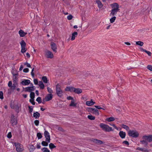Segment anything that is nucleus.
Listing matches in <instances>:
<instances>
[{
    "label": "nucleus",
    "instance_id": "1",
    "mask_svg": "<svg viewBox=\"0 0 152 152\" xmlns=\"http://www.w3.org/2000/svg\"><path fill=\"white\" fill-rule=\"evenodd\" d=\"M142 139L143 140L140 141V143L145 146H147L148 145V142H152V135H144L142 137Z\"/></svg>",
    "mask_w": 152,
    "mask_h": 152
},
{
    "label": "nucleus",
    "instance_id": "2",
    "mask_svg": "<svg viewBox=\"0 0 152 152\" xmlns=\"http://www.w3.org/2000/svg\"><path fill=\"white\" fill-rule=\"evenodd\" d=\"M100 127L102 129L106 132H110L111 131H113L112 127H110L108 125L103 123H101L99 125Z\"/></svg>",
    "mask_w": 152,
    "mask_h": 152
},
{
    "label": "nucleus",
    "instance_id": "3",
    "mask_svg": "<svg viewBox=\"0 0 152 152\" xmlns=\"http://www.w3.org/2000/svg\"><path fill=\"white\" fill-rule=\"evenodd\" d=\"M114 8L111 10L110 15L113 16L115 15L120 10L119 9V5L118 4L115 3L114 4Z\"/></svg>",
    "mask_w": 152,
    "mask_h": 152
},
{
    "label": "nucleus",
    "instance_id": "4",
    "mask_svg": "<svg viewBox=\"0 0 152 152\" xmlns=\"http://www.w3.org/2000/svg\"><path fill=\"white\" fill-rule=\"evenodd\" d=\"M56 94L57 95L60 97L63 96V92L60 88V85L58 84L56 85Z\"/></svg>",
    "mask_w": 152,
    "mask_h": 152
},
{
    "label": "nucleus",
    "instance_id": "5",
    "mask_svg": "<svg viewBox=\"0 0 152 152\" xmlns=\"http://www.w3.org/2000/svg\"><path fill=\"white\" fill-rule=\"evenodd\" d=\"M128 134L129 136L134 138L138 137L139 135L138 132L136 130H129Z\"/></svg>",
    "mask_w": 152,
    "mask_h": 152
},
{
    "label": "nucleus",
    "instance_id": "6",
    "mask_svg": "<svg viewBox=\"0 0 152 152\" xmlns=\"http://www.w3.org/2000/svg\"><path fill=\"white\" fill-rule=\"evenodd\" d=\"M20 43L21 47V52L22 53H24L27 50L26 48H25L26 46V44L23 40H21Z\"/></svg>",
    "mask_w": 152,
    "mask_h": 152
},
{
    "label": "nucleus",
    "instance_id": "7",
    "mask_svg": "<svg viewBox=\"0 0 152 152\" xmlns=\"http://www.w3.org/2000/svg\"><path fill=\"white\" fill-rule=\"evenodd\" d=\"M88 111L96 115H99V113L98 110L93 108H89Z\"/></svg>",
    "mask_w": 152,
    "mask_h": 152
},
{
    "label": "nucleus",
    "instance_id": "8",
    "mask_svg": "<svg viewBox=\"0 0 152 152\" xmlns=\"http://www.w3.org/2000/svg\"><path fill=\"white\" fill-rule=\"evenodd\" d=\"M11 123L12 124V125H16L17 123V119L16 118H15V116L13 114L11 115Z\"/></svg>",
    "mask_w": 152,
    "mask_h": 152
},
{
    "label": "nucleus",
    "instance_id": "9",
    "mask_svg": "<svg viewBox=\"0 0 152 152\" xmlns=\"http://www.w3.org/2000/svg\"><path fill=\"white\" fill-rule=\"evenodd\" d=\"M44 135L46 138V141L48 142H50V136L49 132L47 131L44 132Z\"/></svg>",
    "mask_w": 152,
    "mask_h": 152
},
{
    "label": "nucleus",
    "instance_id": "10",
    "mask_svg": "<svg viewBox=\"0 0 152 152\" xmlns=\"http://www.w3.org/2000/svg\"><path fill=\"white\" fill-rule=\"evenodd\" d=\"M50 46L51 48L54 52L56 53L57 52V45L54 42H51L50 43Z\"/></svg>",
    "mask_w": 152,
    "mask_h": 152
},
{
    "label": "nucleus",
    "instance_id": "11",
    "mask_svg": "<svg viewBox=\"0 0 152 152\" xmlns=\"http://www.w3.org/2000/svg\"><path fill=\"white\" fill-rule=\"evenodd\" d=\"M75 88L72 86H67L65 89V91H70L71 92H74Z\"/></svg>",
    "mask_w": 152,
    "mask_h": 152
},
{
    "label": "nucleus",
    "instance_id": "12",
    "mask_svg": "<svg viewBox=\"0 0 152 152\" xmlns=\"http://www.w3.org/2000/svg\"><path fill=\"white\" fill-rule=\"evenodd\" d=\"M34 90V86L28 87L25 88V92H32L31 91Z\"/></svg>",
    "mask_w": 152,
    "mask_h": 152
},
{
    "label": "nucleus",
    "instance_id": "13",
    "mask_svg": "<svg viewBox=\"0 0 152 152\" xmlns=\"http://www.w3.org/2000/svg\"><path fill=\"white\" fill-rule=\"evenodd\" d=\"M46 55L47 58H52L53 57V54L50 51H47L46 52Z\"/></svg>",
    "mask_w": 152,
    "mask_h": 152
},
{
    "label": "nucleus",
    "instance_id": "14",
    "mask_svg": "<svg viewBox=\"0 0 152 152\" xmlns=\"http://www.w3.org/2000/svg\"><path fill=\"white\" fill-rule=\"evenodd\" d=\"M30 83V81L29 80L25 79L20 83V84L22 85H28Z\"/></svg>",
    "mask_w": 152,
    "mask_h": 152
},
{
    "label": "nucleus",
    "instance_id": "15",
    "mask_svg": "<svg viewBox=\"0 0 152 152\" xmlns=\"http://www.w3.org/2000/svg\"><path fill=\"white\" fill-rule=\"evenodd\" d=\"M92 141L96 144H99V145H102L103 143V142L99 140L93 139Z\"/></svg>",
    "mask_w": 152,
    "mask_h": 152
},
{
    "label": "nucleus",
    "instance_id": "16",
    "mask_svg": "<svg viewBox=\"0 0 152 152\" xmlns=\"http://www.w3.org/2000/svg\"><path fill=\"white\" fill-rule=\"evenodd\" d=\"M15 145L16 147V151L18 152H21L22 151V149L20 147V145L18 143L15 142Z\"/></svg>",
    "mask_w": 152,
    "mask_h": 152
},
{
    "label": "nucleus",
    "instance_id": "17",
    "mask_svg": "<svg viewBox=\"0 0 152 152\" xmlns=\"http://www.w3.org/2000/svg\"><path fill=\"white\" fill-rule=\"evenodd\" d=\"M74 92L76 94H79L82 92V90L80 88H75Z\"/></svg>",
    "mask_w": 152,
    "mask_h": 152
},
{
    "label": "nucleus",
    "instance_id": "18",
    "mask_svg": "<svg viewBox=\"0 0 152 152\" xmlns=\"http://www.w3.org/2000/svg\"><path fill=\"white\" fill-rule=\"evenodd\" d=\"M46 100L48 101H50L53 98V95L51 94H49L47 95L45 97Z\"/></svg>",
    "mask_w": 152,
    "mask_h": 152
},
{
    "label": "nucleus",
    "instance_id": "19",
    "mask_svg": "<svg viewBox=\"0 0 152 152\" xmlns=\"http://www.w3.org/2000/svg\"><path fill=\"white\" fill-rule=\"evenodd\" d=\"M76 102V100L75 99L71 101V103L69 105V106L70 107H76L77 104V103L75 102Z\"/></svg>",
    "mask_w": 152,
    "mask_h": 152
},
{
    "label": "nucleus",
    "instance_id": "20",
    "mask_svg": "<svg viewBox=\"0 0 152 152\" xmlns=\"http://www.w3.org/2000/svg\"><path fill=\"white\" fill-rule=\"evenodd\" d=\"M119 135L120 137L122 139L124 138L126 135V133L125 132H124L122 131H121L119 133Z\"/></svg>",
    "mask_w": 152,
    "mask_h": 152
},
{
    "label": "nucleus",
    "instance_id": "21",
    "mask_svg": "<svg viewBox=\"0 0 152 152\" xmlns=\"http://www.w3.org/2000/svg\"><path fill=\"white\" fill-rule=\"evenodd\" d=\"M95 103V102L93 101L92 99H91L90 101H87L86 102V104L88 106H91L94 105Z\"/></svg>",
    "mask_w": 152,
    "mask_h": 152
},
{
    "label": "nucleus",
    "instance_id": "22",
    "mask_svg": "<svg viewBox=\"0 0 152 152\" xmlns=\"http://www.w3.org/2000/svg\"><path fill=\"white\" fill-rule=\"evenodd\" d=\"M19 34L20 37H23L26 35L27 33L26 32H25L24 31L21 29H20L19 31Z\"/></svg>",
    "mask_w": 152,
    "mask_h": 152
},
{
    "label": "nucleus",
    "instance_id": "23",
    "mask_svg": "<svg viewBox=\"0 0 152 152\" xmlns=\"http://www.w3.org/2000/svg\"><path fill=\"white\" fill-rule=\"evenodd\" d=\"M140 49L141 51H143V52H145L146 53H147L148 54V55L149 56H151V53L149 51H148L144 49L143 48H140Z\"/></svg>",
    "mask_w": 152,
    "mask_h": 152
},
{
    "label": "nucleus",
    "instance_id": "24",
    "mask_svg": "<svg viewBox=\"0 0 152 152\" xmlns=\"http://www.w3.org/2000/svg\"><path fill=\"white\" fill-rule=\"evenodd\" d=\"M96 2L98 4V7L99 8H101L103 7V5L100 1L99 0H96Z\"/></svg>",
    "mask_w": 152,
    "mask_h": 152
},
{
    "label": "nucleus",
    "instance_id": "25",
    "mask_svg": "<svg viewBox=\"0 0 152 152\" xmlns=\"http://www.w3.org/2000/svg\"><path fill=\"white\" fill-rule=\"evenodd\" d=\"M40 116V114L38 112H36L33 114V117L36 119L38 118Z\"/></svg>",
    "mask_w": 152,
    "mask_h": 152
},
{
    "label": "nucleus",
    "instance_id": "26",
    "mask_svg": "<svg viewBox=\"0 0 152 152\" xmlns=\"http://www.w3.org/2000/svg\"><path fill=\"white\" fill-rule=\"evenodd\" d=\"M77 35V33L76 32H74V33H73L72 34V37L71 38V40H74L75 39V36H76Z\"/></svg>",
    "mask_w": 152,
    "mask_h": 152
},
{
    "label": "nucleus",
    "instance_id": "27",
    "mask_svg": "<svg viewBox=\"0 0 152 152\" xmlns=\"http://www.w3.org/2000/svg\"><path fill=\"white\" fill-rule=\"evenodd\" d=\"M42 80L43 82L45 83H47L48 82V80L46 76H43L42 77Z\"/></svg>",
    "mask_w": 152,
    "mask_h": 152
},
{
    "label": "nucleus",
    "instance_id": "28",
    "mask_svg": "<svg viewBox=\"0 0 152 152\" xmlns=\"http://www.w3.org/2000/svg\"><path fill=\"white\" fill-rule=\"evenodd\" d=\"M121 126L122 127L126 129L127 131L129 130V128L128 126L124 124H122Z\"/></svg>",
    "mask_w": 152,
    "mask_h": 152
},
{
    "label": "nucleus",
    "instance_id": "29",
    "mask_svg": "<svg viewBox=\"0 0 152 152\" xmlns=\"http://www.w3.org/2000/svg\"><path fill=\"white\" fill-rule=\"evenodd\" d=\"M115 119L113 117H110L109 118H107L106 119V121L108 122H110L113 121L115 120Z\"/></svg>",
    "mask_w": 152,
    "mask_h": 152
},
{
    "label": "nucleus",
    "instance_id": "30",
    "mask_svg": "<svg viewBox=\"0 0 152 152\" xmlns=\"http://www.w3.org/2000/svg\"><path fill=\"white\" fill-rule=\"evenodd\" d=\"M18 75H13V82L15 83H16V81L18 79V77H17V76Z\"/></svg>",
    "mask_w": 152,
    "mask_h": 152
},
{
    "label": "nucleus",
    "instance_id": "31",
    "mask_svg": "<svg viewBox=\"0 0 152 152\" xmlns=\"http://www.w3.org/2000/svg\"><path fill=\"white\" fill-rule=\"evenodd\" d=\"M30 97L31 99H33V100H34V98L35 97V94L34 92H31L30 94Z\"/></svg>",
    "mask_w": 152,
    "mask_h": 152
},
{
    "label": "nucleus",
    "instance_id": "32",
    "mask_svg": "<svg viewBox=\"0 0 152 152\" xmlns=\"http://www.w3.org/2000/svg\"><path fill=\"white\" fill-rule=\"evenodd\" d=\"M136 44L137 45H139L140 46H142L144 44V43L141 41H139L136 42Z\"/></svg>",
    "mask_w": 152,
    "mask_h": 152
},
{
    "label": "nucleus",
    "instance_id": "33",
    "mask_svg": "<svg viewBox=\"0 0 152 152\" xmlns=\"http://www.w3.org/2000/svg\"><path fill=\"white\" fill-rule=\"evenodd\" d=\"M49 148L51 149H52L55 148H56V146H55L53 143H50L49 144Z\"/></svg>",
    "mask_w": 152,
    "mask_h": 152
},
{
    "label": "nucleus",
    "instance_id": "34",
    "mask_svg": "<svg viewBox=\"0 0 152 152\" xmlns=\"http://www.w3.org/2000/svg\"><path fill=\"white\" fill-rule=\"evenodd\" d=\"M12 73L13 75H18V73L17 70L16 69L12 70Z\"/></svg>",
    "mask_w": 152,
    "mask_h": 152
},
{
    "label": "nucleus",
    "instance_id": "35",
    "mask_svg": "<svg viewBox=\"0 0 152 152\" xmlns=\"http://www.w3.org/2000/svg\"><path fill=\"white\" fill-rule=\"evenodd\" d=\"M94 107L97 109H102L103 110H105L106 109V107H105L103 106V107H100L98 105H95Z\"/></svg>",
    "mask_w": 152,
    "mask_h": 152
},
{
    "label": "nucleus",
    "instance_id": "36",
    "mask_svg": "<svg viewBox=\"0 0 152 152\" xmlns=\"http://www.w3.org/2000/svg\"><path fill=\"white\" fill-rule=\"evenodd\" d=\"M36 101L38 102L39 104H40L42 103V100L41 97H38L36 99Z\"/></svg>",
    "mask_w": 152,
    "mask_h": 152
},
{
    "label": "nucleus",
    "instance_id": "37",
    "mask_svg": "<svg viewBox=\"0 0 152 152\" xmlns=\"http://www.w3.org/2000/svg\"><path fill=\"white\" fill-rule=\"evenodd\" d=\"M35 149L33 145H32L31 146L30 148L29 149V151L30 152H32Z\"/></svg>",
    "mask_w": 152,
    "mask_h": 152
},
{
    "label": "nucleus",
    "instance_id": "38",
    "mask_svg": "<svg viewBox=\"0 0 152 152\" xmlns=\"http://www.w3.org/2000/svg\"><path fill=\"white\" fill-rule=\"evenodd\" d=\"M88 118L90 120H94L95 118V116H93L92 115H88Z\"/></svg>",
    "mask_w": 152,
    "mask_h": 152
},
{
    "label": "nucleus",
    "instance_id": "39",
    "mask_svg": "<svg viewBox=\"0 0 152 152\" xmlns=\"http://www.w3.org/2000/svg\"><path fill=\"white\" fill-rule=\"evenodd\" d=\"M10 107L12 109H14L15 107L14 102L12 101L10 102Z\"/></svg>",
    "mask_w": 152,
    "mask_h": 152
},
{
    "label": "nucleus",
    "instance_id": "40",
    "mask_svg": "<svg viewBox=\"0 0 152 152\" xmlns=\"http://www.w3.org/2000/svg\"><path fill=\"white\" fill-rule=\"evenodd\" d=\"M37 136L39 139H41L42 137L41 134L40 132L37 133Z\"/></svg>",
    "mask_w": 152,
    "mask_h": 152
},
{
    "label": "nucleus",
    "instance_id": "41",
    "mask_svg": "<svg viewBox=\"0 0 152 152\" xmlns=\"http://www.w3.org/2000/svg\"><path fill=\"white\" fill-rule=\"evenodd\" d=\"M116 17L114 16L113 17H112V18H110V22L111 23H113L115 21V20L116 19Z\"/></svg>",
    "mask_w": 152,
    "mask_h": 152
},
{
    "label": "nucleus",
    "instance_id": "42",
    "mask_svg": "<svg viewBox=\"0 0 152 152\" xmlns=\"http://www.w3.org/2000/svg\"><path fill=\"white\" fill-rule=\"evenodd\" d=\"M42 145L44 146H47L48 145V144L45 141H43L42 142Z\"/></svg>",
    "mask_w": 152,
    "mask_h": 152
},
{
    "label": "nucleus",
    "instance_id": "43",
    "mask_svg": "<svg viewBox=\"0 0 152 152\" xmlns=\"http://www.w3.org/2000/svg\"><path fill=\"white\" fill-rule=\"evenodd\" d=\"M148 69L152 72V66L151 65H148L147 66Z\"/></svg>",
    "mask_w": 152,
    "mask_h": 152
},
{
    "label": "nucleus",
    "instance_id": "44",
    "mask_svg": "<svg viewBox=\"0 0 152 152\" xmlns=\"http://www.w3.org/2000/svg\"><path fill=\"white\" fill-rule=\"evenodd\" d=\"M42 150H44L43 152H50V151L47 148L44 147L42 149Z\"/></svg>",
    "mask_w": 152,
    "mask_h": 152
},
{
    "label": "nucleus",
    "instance_id": "45",
    "mask_svg": "<svg viewBox=\"0 0 152 152\" xmlns=\"http://www.w3.org/2000/svg\"><path fill=\"white\" fill-rule=\"evenodd\" d=\"M28 107L29 110V113H31L33 110V107L32 106H28Z\"/></svg>",
    "mask_w": 152,
    "mask_h": 152
},
{
    "label": "nucleus",
    "instance_id": "46",
    "mask_svg": "<svg viewBox=\"0 0 152 152\" xmlns=\"http://www.w3.org/2000/svg\"><path fill=\"white\" fill-rule=\"evenodd\" d=\"M17 84V83H14L13 84V85L12 86L10 87H11L12 89L13 90H14L15 89V88H16V85H15L16 84Z\"/></svg>",
    "mask_w": 152,
    "mask_h": 152
},
{
    "label": "nucleus",
    "instance_id": "47",
    "mask_svg": "<svg viewBox=\"0 0 152 152\" xmlns=\"http://www.w3.org/2000/svg\"><path fill=\"white\" fill-rule=\"evenodd\" d=\"M20 106L18 105V104L15 105V108L16 109V111L18 113L19 112V108Z\"/></svg>",
    "mask_w": 152,
    "mask_h": 152
},
{
    "label": "nucleus",
    "instance_id": "48",
    "mask_svg": "<svg viewBox=\"0 0 152 152\" xmlns=\"http://www.w3.org/2000/svg\"><path fill=\"white\" fill-rule=\"evenodd\" d=\"M4 98L3 94L2 91H0V99H2Z\"/></svg>",
    "mask_w": 152,
    "mask_h": 152
},
{
    "label": "nucleus",
    "instance_id": "49",
    "mask_svg": "<svg viewBox=\"0 0 152 152\" xmlns=\"http://www.w3.org/2000/svg\"><path fill=\"white\" fill-rule=\"evenodd\" d=\"M47 90L51 94L53 93V90L51 89L49 87H48L47 88Z\"/></svg>",
    "mask_w": 152,
    "mask_h": 152
},
{
    "label": "nucleus",
    "instance_id": "50",
    "mask_svg": "<svg viewBox=\"0 0 152 152\" xmlns=\"http://www.w3.org/2000/svg\"><path fill=\"white\" fill-rule=\"evenodd\" d=\"M34 123L36 126H37L39 124V121L38 120H36L34 121Z\"/></svg>",
    "mask_w": 152,
    "mask_h": 152
},
{
    "label": "nucleus",
    "instance_id": "51",
    "mask_svg": "<svg viewBox=\"0 0 152 152\" xmlns=\"http://www.w3.org/2000/svg\"><path fill=\"white\" fill-rule=\"evenodd\" d=\"M73 18V16L72 15H69L67 16V18L69 20H71Z\"/></svg>",
    "mask_w": 152,
    "mask_h": 152
},
{
    "label": "nucleus",
    "instance_id": "52",
    "mask_svg": "<svg viewBox=\"0 0 152 152\" xmlns=\"http://www.w3.org/2000/svg\"><path fill=\"white\" fill-rule=\"evenodd\" d=\"M29 102L33 105H34L35 104V102H34V100H33V99H30Z\"/></svg>",
    "mask_w": 152,
    "mask_h": 152
},
{
    "label": "nucleus",
    "instance_id": "53",
    "mask_svg": "<svg viewBox=\"0 0 152 152\" xmlns=\"http://www.w3.org/2000/svg\"><path fill=\"white\" fill-rule=\"evenodd\" d=\"M7 137L9 138H10L12 137V134L10 132L8 133L7 135Z\"/></svg>",
    "mask_w": 152,
    "mask_h": 152
},
{
    "label": "nucleus",
    "instance_id": "54",
    "mask_svg": "<svg viewBox=\"0 0 152 152\" xmlns=\"http://www.w3.org/2000/svg\"><path fill=\"white\" fill-rule=\"evenodd\" d=\"M67 99L68 100H71L72 101L74 99L71 96H69L67 97Z\"/></svg>",
    "mask_w": 152,
    "mask_h": 152
},
{
    "label": "nucleus",
    "instance_id": "55",
    "mask_svg": "<svg viewBox=\"0 0 152 152\" xmlns=\"http://www.w3.org/2000/svg\"><path fill=\"white\" fill-rule=\"evenodd\" d=\"M123 144H125L127 145H129V143L128 141H124L122 142Z\"/></svg>",
    "mask_w": 152,
    "mask_h": 152
},
{
    "label": "nucleus",
    "instance_id": "56",
    "mask_svg": "<svg viewBox=\"0 0 152 152\" xmlns=\"http://www.w3.org/2000/svg\"><path fill=\"white\" fill-rule=\"evenodd\" d=\"M24 64L25 65H26L28 67H31V66L30 64L27 62L25 63Z\"/></svg>",
    "mask_w": 152,
    "mask_h": 152
},
{
    "label": "nucleus",
    "instance_id": "57",
    "mask_svg": "<svg viewBox=\"0 0 152 152\" xmlns=\"http://www.w3.org/2000/svg\"><path fill=\"white\" fill-rule=\"evenodd\" d=\"M34 68H33L32 69V71H31V74L32 75V76L33 77H34V73L33 72L34 71Z\"/></svg>",
    "mask_w": 152,
    "mask_h": 152
},
{
    "label": "nucleus",
    "instance_id": "58",
    "mask_svg": "<svg viewBox=\"0 0 152 152\" xmlns=\"http://www.w3.org/2000/svg\"><path fill=\"white\" fill-rule=\"evenodd\" d=\"M29 71V69L27 68H26L23 69V72H24L27 73Z\"/></svg>",
    "mask_w": 152,
    "mask_h": 152
},
{
    "label": "nucleus",
    "instance_id": "59",
    "mask_svg": "<svg viewBox=\"0 0 152 152\" xmlns=\"http://www.w3.org/2000/svg\"><path fill=\"white\" fill-rule=\"evenodd\" d=\"M137 149L138 150L141 151H144V148H139L138 147L137 148Z\"/></svg>",
    "mask_w": 152,
    "mask_h": 152
},
{
    "label": "nucleus",
    "instance_id": "60",
    "mask_svg": "<svg viewBox=\"0 0 152 152\" xmlns=\"http://www.w3.org/2000/svg\"><path fill=\"white\" fill-rule=\"evenodd\" d=\"M34 84L35 85L38 84V81L37 79H34Z\"/></svg>",
    "mask_w": 152,
    "mask_h": 152
},
{
    "label": "nucleus",
    "instance_id": "61",
    "mask_svg": "<svg viewBox=\"0 0 152 152\" xmlns=\"http://www.w3.org/2000/svg\"><path fill=\"white\" fill-rule=\"evenodd\" d=\"M110 125L112 126L113 127H114L115 128V129L117 130H118V128L115 125V124H110Z\"/></svg>",
    "mask_w": 152,
    "mask_h": 152
},
{
    "label": "nucleus",
    "instance_id": "62",
    "mask_svg": "<svg viewBox=\"0 0 152 152\" xmlns=\"http://www.w3.org/2000/svg\"><path fill=\"white\" fill-rule=\"evenodd\" d=\"M39 86V87H40V89H43L44 88V84H42L40 86Z\"/></svg>",
    "mask_w": 152,
    "mask_h": 152
},
{
    "label": "nucleus",
    "instance_id": "63",
    "mask_svg": "<svg viewBox=\"0 0 152 152\" xmlns=\"http://www.w3.org/2000/svg\"><path fill=\"white\" fill-rule=\"evenodd\" d=\"M12 82L11 81H9L8 83V86L9 87H10L12 86Z\"/></svg>",
    "mask_w": 152,
    "mask_h": 152
},
{
    "label": "nucleus",
    "instance_id": "64",
    "mask_svg": "<svg viewBox=\"0 0 152 152\" xmlns=\"http://www.w3.org/2000/svg\"><path fill=\"white\" fill-rule=\"evenodd\" d=\"M46 100V99H45V98H44V99H43V101L42 102V103L43 104H45V102L46 101H48L47 100Z\"/></svg>",
    "mask_w": 152,
    "mask_h": 152
}]
</instances>
